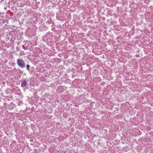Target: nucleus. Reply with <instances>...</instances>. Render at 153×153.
Here are the masks:
<instances>
[{"instance_id":"obj_3","label":"nucleus","mask_w":153,"mask_h":153,"mask_svg":"<svg viewBox=\"0 0 153 153\" xmlns=\"http://www.w3.org/2000/svg\"><path fill=\"white\" fill-rule=\"evenodd\" d=\"M26 67L27 68V70H29V68L30 67L29 65L28 64H27L26 65Z\"/></svg>"},{"instance_id":"obj_1","label":"nucleus","mask_w":153,"mask_h":153,"mask_svg":"<svg viewBox=\"0 0 153 153\" xmlns=\"http://www.w3.org/2000/svg\"><path fill=\"white\" fill-rule=\"evenodd\" d=\"M17 62L18 65L20 67L23 68L25 67V63L21 59H18L17 60Z\"/></svg>"},{"instance_id":"obj_2","label":"nucleus","mask_w":153,"mask_h":153,"mask_svg":"<svg viewBox=\"0 0 153 153\" xmlns=\"http://www.w3.org/2000/svg\"><path fill=\"white\" fill-rule=\"evenodd\" d=\"M27 83L26 81H23L21 84V86L22 87L23 86H25L26 85Z\"/></svg>"}]
</instances>
